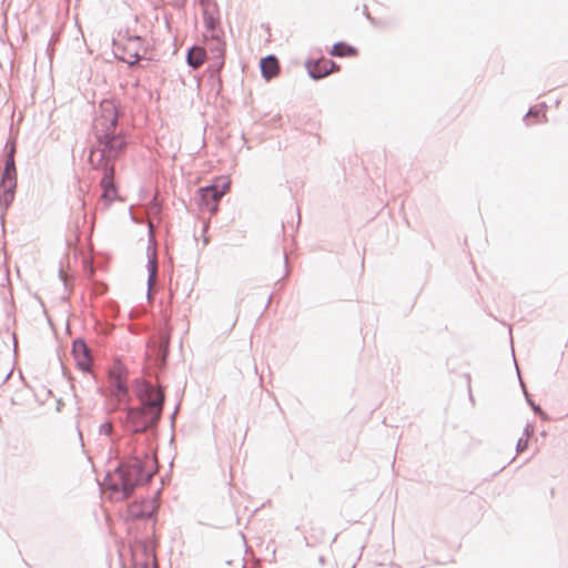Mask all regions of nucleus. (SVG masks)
<instances>
[{"mask_svg": "<svg viewBox=\"0 0 568 568\" xmlns=\"http://www.w3.org/2000/svg\"><path fill=\"white\" fill-rule=\"evenodd\" d=\"M126 371L121 365H114L110 371L109 385L111 394L119 400H125L128 396Z\"/></svg>", "mask_w": 568, "mask_h": 568, "instance_id": "obj_7", "label": "nucleus"}, {"mask_svg": "<svg viewBox=\"0 0 568 568\" xmlns=\"http://www.w3.org/2000/svg\"><path fill=\"white\" fill-rule=\"evenodd\" d=\"M98 144L92 149L90 162L93 166L109 168L108 162L120 156L126 146L124 138L115 134V131L97 133Z\"/></svg>", "mask_w": 568, "mask_h": 568, "instance_id": "obj_2", "label": "nucleus"}, {"mask_svg": "<svg viewBox=\"0 0 568 568\" xmlns=\"http://www.w3.org/2000/svg\"><path fill=\"white\" fill-rule=\"evenodd\" d=\"M262 74L265 79L270 80L278 74L280 64L275 57L270 55L261 61Z\"/></svg>", "mask_w": 568, "mask_h": 568, "instance_id": "obj_13", "label": "nucleus"}, {"mask_svg": "<svg viewBox=\"0 0 568 568\" xmlns=\"http://www.w3.org/2000/svg\"><path fill=\"white\" fill-rule=\"evenodd\" d=\"M102 200L110 204L116 199V187L114 185V168L113 165L104 169V175L101 179Z\"/></svg>", "mask_w": 568, "mask_h": 568, "instance_id": "obj_9", "label": "nucleus"}, {"mask_svg": "<svg viewBox=\"0 0 568 568\" xmlns=\"http://www.w3.org/2000/svg\"><path fill=\"white\" fill-rule=\"evenodd\" d=\"M114 45L116 55L129 64L136 63L145 52L141 37L121 36Z\"/></svg>", "mask_w": 568, "mask_h": 568, "instance_id": "obj_4", "label": "nucleus"}, {"mask_svg": "<svg viewBox=\"0 0 568 568\" xmlns=\"http://www.w3.org/2000/svg\"><path fill=\"white\" fill-rule=\"evenodd\" d=\"M149 270H150L149 284L152 285L155 282V275H156V264H155L154 260L149 262Z\"/></svg>", "mask_w": 568, "mask_h": 568, "instance_id": "obj_16", "label": "nucleus"}, {"mask_svg": "<svg viewBox=\"0 0 568 568\" xmlns=\"http://www.w3.org/2000/svg\"><path fill=\"white\" fill-rule=\"evenodd\" d=\"M231 180L227 176L217 178L210 186L200 189L201 205L211 212H216L221 197L229 192Z\"/></svg>", "mask_w": 568, "mask_h": 568, "instance_id": "obj_5", "label": "nucleus"}, {"mask_svg": "<svg viewBox=\"0 0 568 568\" xmlns=\"http://www.w3.org/2000/svg\"><path fill=\"white\" fill-rule=\"evenodd\" d=\"M154 510V506L151 501L133 503L128 508V514L131 518H141L150 516Z\"/></svg>", "mask_w": 568, "mask_h": 568, "instance_id": "obj_12", "label": "nucleus"}, {"mask_svg": "<svg viewBox=\"0 0 568 568\" xmlns=\"http://www.w3.org/2000/svg\"><path fill=\"white\" fill-rule=\"evenodd\" d=\"M331 54L336 57H354L357 54V50L346 43L341 42L333 47Z\"/></svg>", "mask_w": 568, "mask_h": 568, "instance_id": "obj_15", "label": "nucleus"}, {"mask_svg": "<svg viewBox=\"0 0 568 568\" xmlns=\"http://www.w3.org/2000/svg\"><path fill=\"white\" fill-rule=\"evenodd\" d=\"M72 355L79 368L83 372L90 371L91 356L88 346L82 341H75L72 346Z\"/></svg>", "mask_w": 568, "mask_h": 568, "instance_id": "obj_10", "label": "nucleus"}, {"mask_svg": "<svg viewBox=\"0 0 568 568\" xmlns=\"http://www.w3.org/2000/svg\"><path fill=\"white\" fill-rule=\"evenodd\" d=\"M0 187L3 189V194L0 200L8 202L12 199V191L16 187V166L12 155L6 162L4 172L0 182Z\"/></svg>", "mask_w": 568, "mask_h": 568, "instance_id": "obj_8", "label": "nucleus"}, {"mask_svg": "<svg viewBox=\"0 0 568 568\" xmlns=\"http://www.w3.org/2000/svg\"><path fill=\"white\" fill-rule=\"evenodd\" d=\"M307 68L311 77L314 79L324 78L332 73L334 70H338V67H336V64L332 60L325 58H322L313 63H310Z\"/></svg>", "mask_w": 568, "mask_h": 568, "instance_id": "obj_11", "label": "nucleus"}, {"mask_svg": "<svg viewBox=\"0 0 568 568\" xmlns=\"http://www.w3.org/2000/svg\"><path fill=\"white\" fill-rule=\"evenodd\" d=\"M142 406L128 412V427L133 433L143 432L155 424L162 412L164 395L160 388L143 384L139 390Z\"/></svg>", "mask_w": 568, "mask_h": 568, "instance_id": "obj_1", "label": "nucleus"}, {"mask_svg": "<svg viewBox=\"0 0 568 568\" xmlns=\"http://www.w3.org/2000/svg\"><path fill=\"white\" fill-rule=\"evenodd\" d=\"M133 568H156V567L154 564L144 562V564H136V565H134Z\"/></svg>", "mask_w": 568, "mask_h": 568, "instance_id": "obj_17", "label": "nucleus"}, {"mask_svg": "<svg viewBox=\"0 0 568 568\" xmlns=\"http://www.w3.org/2000/svg\"><path fill=\"white\" fill-rule=\"evenodd\" d=\"M206 59V52L202 47H193L187 53V63L196 69L200 68Z\"/></svg>", "mask_w": 568, "mask_h": 568, "instance_id": "obj_14", "label": "nucleus"}, {"mask_svg": "<svg viewBox=\"0 0 568 568\" xmlns=\"http://www.w3.org/2000/svg\"><path fill=\"white\" fill-rule=\"evenodd\" d=\"M155 469L153 459L145 456L143 460L135 459L119 468L122 490L129 496L136 485L144 484L151 479Z\"/></svg>", "mask_w": 568, "mask_h": 568, "instance_id": "obj_3", "label": "nucleus"}, {"mask_svg": "<svg viewBox=\"0 0 568 568\" xmlns=\"http://www.w3.org/2000/svg\"><path fill=\"white\" fill-rule=\"evenodd\" d=\"M118 122V108L112 100H103L100 103L99 115L94 121V131L103 134L106 131H115Z\"/></svg>", "mask_w": 568, "mask_h": 568, "instance_id": "obj_6", "label": "nucleus"}]
</instances>
